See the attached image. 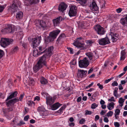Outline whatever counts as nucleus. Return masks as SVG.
<instances>
[{
    "mask_svg": "<svg viewBox=\"0 0 127 127\" xmlns=\"http://www.w3.org/2000/svg\"><path fill=\"white\" fill-rule=\"evenodd\" d=\"M60 32V30H54L50 32L49 36L45 38V43L47 44L49 42H52L54 41Z\"/></svg>",
    "mask_w": 127,
    "mask_h": 127,
    "instance_id": "obj_1",
    "label": "nucleus"
},
{
    "mask_svg": "<svg viewBox=\"0 0 127 127\" xmlns=\"http://www.w3.org/2000/svg\"><path fill=\"white\" fill-rule=\"evenodd\" d=\"M12 39L11 38H2L0 40L1 46L5 48L11 44L13 42Z\"/></svg>",
    "mask_w": 127,
    "mask_h": 127,
    "instance_id": "obj_2",
    "label": "nucleus"
},
{
    "mask_svg": "<svg viewBox=\"0 0 127 127\" xmlns=\"http://www.w3.org/2000/svg\"><path fill=\"white\" fill-rule=\"evenodd\" d=\"M82 38L81 37L77 38L73 43V45L77 47L80 49V50H84L86 49L84 46V44L81 43L80 40Z\"/></svg>",
    "mask_w": 127,
    "mask_h": 127,
    "instance_id": "obj_3",
    "label": "nucleus"
},
{
    "mask_svg": "<svg viewBox=\"0 0 127 127\" xmlns=\"http://www.w3.org/2000/svg\"><path fill=\"white\" fill-rule=\"evenodd\" d=\"M94 29L96 33L100 35L104 34L105 32L104 28L99 25H96L94 27Z\"/></svg>",
    "mask_w": 127,
    "mask_h": 127,
    "instance_id": "obj_4",
    "label": "nucleus"
},
{
    "mask_svg": "<svg viewBox=\"0 0 127 127\" xmlns=\"http://www.w3.org/2000/svg\"><path fill=\"white\" fill-rule=\"evenodd\" d=\"M35 24L37 26L40 27V28L43 30L45 29L47 27L46 22L43 20H36Z\"/></svg>",
    "mask_w": 127,
    "mask_h": 127,
    "instance_id": "obj_5",
    "label": "nucleus"
},
{
    "mask_svg": "<svg viewBox=\"0 0 127 127\" xmlns=\"http://www.w3.org/2000/svg\"><path fill=\"white\" fill-rule=\"evenodd\" d=\"M89 64V61L86 57L84 58L82 60H80L79 62V65L81 68L87 67Z\"/></svg>",
    "mask_w": 127,
    "mask_h": 127,
    "instance_id": "obj_6",
    "label": "nucleus"
},
{
    "mask_svg": "<svg viewBox=\"0 0 127 127\" xmlns=\"http://www.w3.org/2000/svg\"><path fill=\"white\" fill-rule=\"evenodd\" d=\"M98 41L99 44L102 46H104L110 43L109 39L107 37L99 39Z\"/></svg>",
    "mask_w": 127,
    "mask_h": 127,
    "instance_id": "obj_7",
    "label": "nucleus"
},
{
    "mask_svg": "<svg viewBox=\"0 0 127 127\" xmlns=\"http://www.w3.org/2000/svg\"><path fill=\"white\" fill-rule=\"evenodd\" d=\"M15 31L14 26L13 25H9L8 27L2 30V32L4 33H13Z\"/></svg>",
    "mask_w": 127,
    "mask_h": 127,
    "instance_id": "obj_8",
    "label": "nucleus"
},
{
    "mask_svg": "<svg viewBox=\"0 0 127 127\" xmlns=\"http://www.w3.org/2000/svg\"><path fill=\"white\" fill-rule=\"evenodd\" d=\"M41 40V36L32 39V45L33 48L37 47L40 43Z\"/></svg>",
    "mask_w": 127,
    "mask_h": 127,
    "instance_id": "obj_9",
    "label": "nucleus"
},
{
    "mask_svg": "<svg viewBox=\"0 0 127 127\" xmlns=\"http://www.w3.org/2000/svg\"><path fill=\"white\" fill-rule=\"evenodd\" d=\"M56 98V96H55L53 97L51 96H48L46 97V102L47 104L49 105H51L53 104Z\"/></svg>",
    "mask_w": 127,
    "mask_h": 127,
    "instance_id": "obj_10",
    "label": "nucleus"
},
{
    "mask_svg": "<svg viewBox=\"0 0 127 127\" xmlns=\"http://www.w3.org/2000/svg\"><path fill=\"white\" fill-rule=\"evenodd\" d=\"M77 8L75 6H72L69 10L68 14L69 16H74L76 15Z\"/></svg>",
    "mask_w": 127,
    "mask_h": 127,
    "instance_id": "obj_11",
    "label": "nucleus"
},
{
    "mask_svg": "<svg viewBox=\"0 0 127 127\" xmlns=\"http://www.w3.org/2000/svg\"><path fill=\"white\" fill-rule=\"evenodd\" d=\"M46 58V57L45 55H43L40 58L37 63L41 65L42 66L43 65H45L46 66H47Z\"/></svg>",
    "mask_w": 127,
    "mask_h": 127,
    "instance_id": "obj_12",
    "label": "nucleus"
},
{
    "mask_svg": "<svg viewBox=\"0 0 127 127\" xmlns=\"http://www.w3.org/2000/svg\"><path fill=\"white\" fill-rule=\"evenodd\" d=\"M21 4V3L19 1H14L11 7L12 9L14 10V12L16 11L18 9V7H20Z\"/></svg>",
    "mask_w": 127,
    "mask_h": 127,
    "instance_id": "obj_13",
    "label": "nucleus"
},
{
    "mask_svg": "<svg viewBox=\"0 0 127 127\" xmlns=\"http://www.w3.org/2000/svg\"><path fill=\"white\" fill-rule=\"evenodd\" d=\"M19 101V99L16 98L9 100H8L6 101H5L6 105L7 106V107H8L11 105V104L14 105L16 102H18Z\"/></svg>",
    "mask_w": 127,
    "mask_h": 127,
    "instance_id": "obj_14",
    "label": "nucleus"
},
{
    "mask_svg": "<svg viewBox=\"0 0 127 127\" xmlns=\"http://www.w3.org/2000/svg\"><path fill=\"white\" fill-rule=\"evenodd\" d=\"M87 72V71L78 69L77 76L79 78H81L85 77L86 76V74Z\"/></svg>",
    "mask_w": 127,
    "mask_h": 127,
    "instance_id": "obj_15",
    "label": "nucleus"
},
{
    "mask_svg": "<svg viewBox=\"0 0 127 127\" xmlns=\"http://www.w3.org/2000/svg\"><path fill=\"white\" fill-rule=\"evenodd\" d=\"M89 5L90 9L93 11H97L98 9L96 4L94 1Z\"/></svg>",
    "mask_w": 127,
    "mask_h": 127,
    "instance_id": "obj_16",
    "label": "nucleus"
},
{
    "mask_svg": "<svg viewBox=\"0 0 127 127\" xmlns=\"http://www.w3.org/2000/svg\"><path fill=\"white\" fill-rule=\"evenodd\" d=\"M63 19L62 17L59 16L57 18L52 20V21L53 25L54 26H56L60 24L61 22Z\"/></svg>",
    "mask_w": 127,
    "mask_h": 127,
    "instance_id": "obj_17",
    "label": "nucleus"
},
{
    "mask_svg": "<svg viewBox=\"0 0 127 127\" xmlns=\"http://www.w3.org/2000/svg\"><path fill=\"white\" fill-rule=\"evenodd\" d=\"M109 35L110 37H111V39L112 40L113 42H116L118 39L117 37L118 34L113 32H110Z\"/></svg>",
    "mask_w": 127,
    "mask_h": 127,
    "instance_id": "obj_18",
    "label": "nucleus"
},
{
    "mask_svg": "<svg viewBox=\"0 0 127 127\" xmlns=\"http://www.w3.org/2000/svg\"><path fill=\"white\" fill-rule=\"evenodd\" d=\"M67 7V6L66 4L63 2L62 3L59 5L58 9L60 12H63L65 10Z\"/></svg>",
    "mask_w": 127,
    "mask_h": 127,
    "instance_id": "obj_19",
    "label": "nucleus"
},
{
    "mask_svg": "<svg viewBox=\"0 0 127 127\" xmlns=\"http://www.w3.org/2000/svg\"><path fill=\"white\" fill-rule=\"evenodd\" d=\"M53 47L52 46L49 47L47 49H46V55L49 57L51 56L52 54V51Z\"/></svg>",
    "mask_w": 127,
    "mask_h": 127,
    "instance_id": "obj_20",
    "label": "nucleus"
},
{
    "mask_svg": "<svg viewBox=\"0 0 127 127\" xmlns=\"http://www.w3.org/2000/svg\"><path fill=\"white\" fill-rule=\"evenodd\" d=\"M18 94L17 91H15L12 92L7 97L5 101H7L9 99H12L13 98L15 97Z\"/></svg>",
    "mask_w": 127,
    "mask_h": 127,
    "instance_id": "obj_21",
    "label": "nucleus"
},
{
    "mask_svg": "<svg viewBox=\"0 0 127 127\" xmlns=\"http://www.w3.org/2000/svg\"><path fill=\"white\" fill-rule=\"evenodd\" d=\"M120 22L123 26L127 27V14L125 15V17L121 19Z\"/></svg>",
    "mask_w": 127,
    "mask_h": 127,
    "instance_id": "obj_22",
    "label": "nucleus"
},
{
    "mask_svg": "<svg viewBox=\"0 0 127 127\" xmlns=\"http://www.w3.org/2000/svg\"><path fill=\"white\" fill-rule=\"evenodd\" d=\"M62 105V104L57 102L51 105V109L52 110H56Z\"/></svg>",
    "mask_w": 127,
    "mask_h": 127,
    "instance_id": "obj_23",
    "label": "nucleus"
},
{
    "mask_svg": "<svg viewBox=\"0 0 127 127\" xmlns=\"http://www.w3.org/2000/svg\"><path fill=\"white\" fill-rule=\"evenodd\" d=\"M40 82L41 84L43 85H46L48 83V81L44 77H42L39 79Z\"/></svg>",
    "mask_w": 127,
    "mask_h": 127,
    "instance_id": "obj_24",
    "label": "nucleus"
},
{
    "mask_svg": "<svg viewBox=\"0 0 127 127\" xmlns=\"http://www.w3.org/2000/svg\"><path fill=\"white\" fill-rule=\"evenodd\" d=\"M41 65L38 64L37 63V64L35 65L33 68V70L34 71L37 72L38 71L39 69L42 67Z\"/></svg>",
    "mask_w": 127,
    "mask_h": 127,
    "instance_id": "obj_25",
    "label": "nucleus"
},
{
    "mask_svg": "<svg viewBox=\"0 0 127 127\" xmlns=\"http://www.w3.org/2000/svg\"><path fill=\"white\" fill-rule=\"evenodd\" d=\"M125 50H122L121 52L120 60H124L126 58V53L125 51Z\"/></svg>",
    "mask_w": 127,
    "mask_h": 127,
    "instance_id": "obj_26",
    "label": "nucleus"
},
{
    "mask_svg": "<svg viewBox=\"0 0 127 127\" xmlns=\"http://www.w3.org/2000/svg\"><path fill=\"white\" fill-rule=\"evenodd\" d=\"M41 54L40 52L38 51L37 49H35L33 52V55L35 57H37Z\"/></svg>",
    "mask_w": 127,
    "mask_h": 127,
    "instance_id": "obj_27",
    "label": "nucleus"
},
{
    "mask_svg": "<svg viewBox=\"0 0 127 127\" xmlns=\"http://www.w3.org/2000/svg\"><path fill=\"white\" fill-rule=\"evenodd\" d=\"M86 55L88 56L89 60H93V53L91 52H88L86 53Z\"/></svg>",
    "mask_w": 127,
    "mask_h": 127,
    "instance_id": "obj_28",
    "label": "nucleus"
},
{
    "mask_svg": "<svg viewBox=\"0 0 127 127\" xmlns=\"http://www.w3.org/2000/svg\"><path fill=\"white\" fill-rule=\"evenodd\" d=\"M82 5L86 6L88 0H76Z\"/></svg>",
    "mask_w": 127,
    "mask_h": 127,
    "instance_id": "obj_29",
    "label": "nucleus"
},
{
    "mask_svg": "<svg viewBox=\"0 0 127 127\" xmlns=\"http://www.w3.org/2000/svg\"><path fill=\"white\" fill-rule=\"evenodd\" d=\"M23 15V12L21 11H20L17 13L16 16V18L17 19H19L22 17Z\"/></svg>",
    "mask_w": 127,
    "mask_h": 127,
    "instance_id": "obj_30",
    "label": "nucleus"
},
{
    "mask_svg": "<svg viewBox=\"0 0 127 127\" xmlns=\"http://www.w3.org/2000/svg\"><path fill=\"white\" fill-rule=\"evenodd\" d=\"M115 103L113 102H111L109 104L107 105V107L108 109L111 110L114 108V105Z\"/></svg>",
    "mask_w": 127,
    "mask_h": 127,
    "instance_id": "obj_31",
    "label": "nucleus"
},
{
    "mask_svg": "<svg viewBox=\"0 0 127 127\" xmlns=\"http://www.w3.org/2000/svg\"><path fill=\"white\" fill-rule=\"evenodd\" d=\"M125 99H123L122 97H120L119 100L118 102L119 103V105L121 107L123 106Z\"/></svg>",
    "mask_w": 127,
    "mask_h": 127,
    "instance_id": "obj_32",
    "label": "nucleus"
},
{
    "mask_svg": "<svg viewBox=\"0 0 127 127\" xmlns=\"http://www.w3.org/2000/svg\"><path fill=\"white\" fill-rule=\"evenodd\" d=\"M39 51L40 52V53L41 54L44 52H45L46 50L45 49V48L43 47L40 46L39 47Z\"/></svg>",
    "mask_w": 127,
    "mask_h": 127,
    "instance_id": "obj_33",
    "label": "nucleus"
},
{
    "mask_svg": "<svg viewBox=\"0 0 127 127\" xmlns=\"http://www.w3.org/2000/svg\"><path fill=\"white\" fill-rule=\"evenodd\" d=\"M38 112H39L40 113V112L42 111H45V110L44 106H43L38 107L37 109Z\"/></svg>",
    "mask_w": 127,
    "mask_h": 127,
    "instance_id": "obj_34",
    "label": "nucleus"
},
{
    "mask_svg": "<svg viewBox=\"0 0 127 127\" xmlns=\"http://www.w3.org/2000/svg\"><path fill=\"white\" fill-rule=\"evenodd\" d=\"M65 37L66 36L65 35V34L64 33H63L62 34H61L60 35L59 37L57 39V41H59V40H60L62 38L64 37Z\"/></svg>",
    "mask_w": 127,
    "mask_h": 127,
    "instance_id": "obj_35",
    "label": "nucleus"
},
{
    "mask_svg": "<svg viewBox=\"0 0 127 127\" xmlns=\"http://www.w3.org/2000/svg\"><path fill=\"white\" fill-rule=\"evenodd\" d=\"M41 116H45L48 115V114L46 110L45 111H42L40 112V113Z\"/></svg>",
    "mask_w": 127,
    "mask_h": 127,
    "instance_id": "obj_36",
    "label": "nucleus"
},
{
    "mask_svg": "<svg viewBox=\"0 0 127 127\" xmlns=\"http://www.w3.org/2000/svg\"><path fill=\"white\" fill-rule=\"evenodd\" d=\"M31 0H25V5L28 6L30 4H31Z\"/></svg>",
    "mask_w": 127,
    "mask_h": 127,
    "instance_id": "obj_37",
    "label": "nucleus"
},
{
    "mask_svg": "<svg viewBox=\"0 0 127 127\" xmlns=\"http://www.w3.org/2000/svg\"><path fill=\"white\" fill-rule=\"evenodd\" d=\"M94 53L95 54L94 55L93 54V60L94 61H95L98 57V56L97 54V53L95 52Z\"/></svg>",
    "mask_w": 127,
    "mask_h": 127,
    "instance_id": "obj_38",
    "label": "nucleus"
},
{
    "mask_svg": "<svg viewBox=\"0 0 127 127\" xmlns=\"http://www.w3.org/2000/svg\"><path fill=\"white\" fill-rule=\"evenodd\" d=\"M7 107H8L7 109H8V110L9 112L12 111L13 110L14 108V106L13 105L11 106V105Z\"/></svg>",
    "mask_w": 127,
    "mask_h": 127,
    "instance_id": "obj_39",
    "label": "nucleus"
},
{
    "mask_svg": "<svg viewBox=\"0 0 127 127\" xmlns=\"http://www.w3.org/2000/svg\"><path fill=\"white\" fill-rule=\"evenodd\" d=\"M19 49V48L18 46H16L13 48L12 50V53H14L17 52Z\"/></svg>",
    "mask_w": 127,
    "mask_h": 127,
    "instance_id": "obj_40",
    "label": "nucleus"
},
{
    "mask_svg": "<svg viewBox=\"0 0 127 127\" xmlns=\"http://www.w3.org/2000/svg\"><path fill=\"white\" fill-rule=\"evenodd\" d=\"M85 26V23L82 22L78 24V27L79 28H83V27Z\"/></svg>",
    "mask_w": 127,
    "mask_h": 127,
    "instance_id": "obj_41",
    "label": "nucleus"
},
{
    "mask_svg": "<svg viewBox=\"0 0 127 127\" xmlns=\"http://www.w3.org/2000/svg\"><path fill=\"white\" fill-rule=\"evenodd\" d=\"M2 111L4 115L7 114L9 112L7 108H3Z\"/></svg>",
    "mask_w": 127,
    "mask_h": 127,
    "instance_id": "obj_42",
    "label": "nucleus"
},
{
    "mask_svg": "<svg viewBox=\"0 0 127 127\" xmlns=\"http://www.w3.org/2000/svg\"><path fill=\"white\" fill-rule=\"evenodd\" d=\"M20 45H21L25 49L27 47V44L25 42H21Z\"/></svg>",
    "mask_w": 127,
    "mask_h": 127,
    "instance_id": "obj_43",
    "label": "nucleus"
},
{
    "mask_svg": "<svg viewBox=\"0 0 127 127\" xmlns=\"http://www.w3.org/2000/svg\"><path fill=\"white\" fill-rule=\"evenodd\" d=\"M30 83V84L32 85H33L35 83L34 80L33 79H30L29 81Z\"/></svg>",
    "mask_w": 127,
    "mask_h": 127,
    "instance_id": "obj_44",
    "label": "nucleus"
},
{
    "mask_svg": "<svg viewBox=\"0 0 127 127\" xmlns=\"http://www.w3.org/2000/svg\"><path fill=\"white\" fill-rule=\"evenodd\" d=\"M31 4H35L38 3L39 1V0H31Z\"/></svg>",
    "mask_w": 127,
    "mask_h": 127,
    "instance_id": "obj_45",
    "label": "nucleus"
},
{
    "mask_svg": "<svg viewBox=\"0 0 127 127\" xmlns=\"http://www.w3.org/2000/svg\"><path fill=\"white\" fill-rule=\"evenodd\" d=\"M98 106V105L95 103H93L92 104L91 106V108L92 109L95 108Z\"/></svg>",
    "mask_w": 127,
    "mask_h": 127,
    "instance_id": "obj_46",
    "label": "nucleus"
},
{
    "mask_svg": "<svg viewBox=\"0 0 127 127\" xmlns=\"http://www.w3.org/2000/svg\"><path fill=\"white\" fill-rule=\"evenodd\" d=\"M113 114V112L111 111H109L107 114V116L108 117L111 116Z\"/></svg>",
    "mask_w": 127,
    "mask_h": 127,
    "instance_id": "obj_47",
    "label": "nucleus"
},
{
    "mask_svg": "<svg viewBox=\"0 0 127 127\" xmlns=\"http://www.w3.org/2000/svg\"><path fill=\"white\" fill-rule=\"evenodd\" d=\"M85 115H90L92 114V112L91 111H89L88 110H86L85 111Z\"/></svg>",
    "mask_w": 127,
    "mask_h": 127,
    "instance_id": "obj_48",
    "label": "nucleus"
},
{
    "mask_svg": "<svg viewBox=\"0 0 127 127\" xmlns=\"http://www.w3.org/2000/svg\"><path fill=\"white\" fill-rule=\"evenodd\" d=\"M4 52L3 51L0 49V59L4 55Z\"/></svg>",
    "mask_w": 127,
    "mask_h": 127,
    "instance_id": "obj_49",
    "label": "nucleus"
},
{
    "mask_svg": "<svg viewBox=\"0 0 127 127\" xmlns=\"http://www.w3.org/2000/svg\"><path fill=\"white\" fill-rule=\"evenodd\" d=\"M25 124V123L23 121H19V123H18L17 124V126H21L22 125H24Z\"/></svg>",
    "mask_w": 127,
    "mask_h": 127,
    "instance_id": "obj_50",
    "label": "nucleus"
},
{
    "mask_svg": "<svg viewBox=\"0 0 127 127\" xmlns=\"http://www.w3.org/2000/svg\"><path fill=\"white\" fill-rule=\"evenodd\" d=\"M85 121V119L84 118H82L80 120L79 123L80 124H83Z\"/></svg>",
    "mask_w": 127,
    "mask_h": 127,
    "instance_id": "obj_51",
    "label": "nucleus"
},
{
    "mask_svg": "<svg viewBox=\"0 0 127 127\" xmlns=\"http://www.w3.org/2000/svg\"><path fill=\"white\" fill-rule=\"evenodd\" d=\"M32 104H34V103L33 101H29L27 102V104L29 106H31L32 105Z\"/></svg>",
    "mask_w": 127,
    "mask_h": 127,
    "instance_id": "obj_52",
    "label": "nucleus"
},
{
    "mask_svg": "<svg viewBox=\"0 0 127 127\" xmlns=\"http://www.w3.org/2000/svg\"><path fill=\"white\" fill-rule=\"evenodd\" d=\"M120 112V110L119 109H117L115 111V115H119Z\"/></svg>",
    "mask_w": 127,
    "mask_h": 127,
    "instance_id": "obj_53",
    "label": "nucleus"
},
{
    "mask_svg": "<svg viewBox=\"0 0 127 127\" xmlns=\"http://www.w3.org/2000/svg\"><path fill=\"white\" fill-rule=\"evenodd\" d=\"M67 49L70 51V53L71 54H73V49L72 48L70 47H67Z\"/></svg>",
    "mask_w": 127,
    "mask_h": 127,
    "instance_id": "obj_54",
    "label": "nucleus"
},
{
    "mask_svg": "<svg viewBox=\"0 0 127 127\" xmlns=\"http://www.w3.org/2000/svg\"><path fill=\"white\" fill-rule=\"evenodd\" d=\"M108 101L110 102H115V100L114 99V97L113 96H112L111 97L110 99H108Z\"/></svg>",
    "mask_w": 127,
    "mask_h": 127,
    "instance_id": "obj_55",
    "label": "nucleus"
},
{
    "mask_svg": "<svg viewBox=\"0 0 127 127\" xmlns=\"http://www.w3.org/2000/svg\"><path fill=\"white\" fill-rule=\"evenodd\" d=\"M97 86L99 87V88L100 89H102L103 88V86L102 85H101L99 83H98L97 84Z\"/></svg>",
    "mask_w": 127,
    "mask_h": 127,
    "instance_id": "obj_56",
    "label": "nucleus"
},
{
    "mask_svg": "<svg viewBox=\"0 0 127 127\" xmlns=\"http://www.w3.org/2000/svg\"><path fill=\"white\" fill-rule=\"evenodd\" d=\"M118 85V84L116 81H114L112 84V85L113 86H117Z\"/></svg>",
    "mask_w": 127,
    "mask_h": 127,
    "instance_id": "obj_57",
    "label": "nucleus"
},
{
    "mask_svg": "<svg viewBox=\"0 0 127 127\" xmlns=\"http://www.w3.org/2000/svg\"><path fill=\"white\" fill-rule=\"evenodd\" d=\"M114 125L115 127H119L120 126L119 123L117 122H115L114 123Z\"/></svg>",
    "mask_w": 127,
    "mask_h": 127,
    "instance_id": "obj_58",
    "label": "nucleus"
},
{
    "mask_svg": "<svg viewBox=\"0 0 127 127\" xmlns=\"http://www.w3.org/2000/svg\"><path fill=\"white\" fill-rule=\"evenodd\" d=\"M117 12L118 13H120L121 12L122 10V8H119L116 9Z\"/></svg>",
    "mask_w": 127,
    "mask_h": 127,
    "instance_id": "obj_59",
    "label": "nucleus"
},
{
    "mask_svg": "<svg viewBox=\"0 0 127 127\" xmlns=\"http://www.w3.org/2000/svg\"><path fill=\"white\" fill-rule=\"evenodd\" d=\"M76 61L75 60H73L70 63L72 65H74L76 64Z\"/></svg>",
    "mask_w": 127,
    "mask_h": 127,
    "instance_id": "obj_60",
    "label": "nucleus"
},
{
    "mask_svg": "<svg viewBox=\"0 0 127 127\" xmlns=\"http://www.w3.org/2000/svg\"><path fill=\"white\" fill-rule=\"evenodd\" d=\"M5 8L4 6L0 5V12H2Z\"/></svg>",
    "mask_w": 127,
    "mask_h": 127,
    "instance_id": "obj_61",
    "label": "nucleus"
},
{
    "mask_svg": "<svg viewBox=\"0 0 127 127\" xmlns=\"http://www.w3.org/2000/svg\"><path fill=\"white\" fill-rule=\"evenodd\" d=\"M29 118V116L28 115H27L24 117V120L25 121H26L28 120Z\"/></svg>",
    "mask_w": 127,
    "mask_h": 127,
    "instance_id": "obj_62",
    "label": "nucleus"
},
{
    "mask_svg": "<svg viewBox=\"0 0 127 127\" xmlns=\"http://www.w3.org/2000/svg\"><path fill=\"white\" fill-rule=\"evenodd\" d=\"M82 99V97L80 96L77 98V101L79 102Z\"/></svg>",
    "mask_w": 127,
    "mask_h": 127,
    "instance_id": "obj_63",
    "label": "nucleus"
},
{
    "mask_svg": "<svg viewBox=\"0 0 127 127\" xmlns=\"http://www.w3.org/2000/svg\"><path fill=\"white\" fill-rule=\"evenodd\" d=\"M104 121L105 122L108 123L109 122V120L108 118L106 117H105L104 119Z\"/></svg>",
    "mask_w": 127,
    "mask_h": 127,
    "instance_id": "obj_64",
    "label": "nucleus"
}]
</instances>
